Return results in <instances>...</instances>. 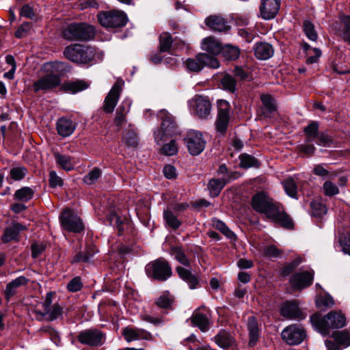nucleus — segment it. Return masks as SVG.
<instances>
[{
    "label": "nucleus",
    "mask_w": 350,
    "mask_h": 350,
    "mask_svg": "<svg viewBox=\"0 0 350 350\" xmlns=\"http://www.w3.org/2000/svg\"><path fill=\"white\" fill-rule=\"evenodd\" d=\"M252 208L265 217L273 223L280 226L293 229L294 223L286 213L284 206L275 202L264 192H258L253 196L251 201Z\"/></svg>",
    "instance_id": "f257e3e1"
},
{
    "label": "nucleus",
    "mask_w": 350,
    "mask_h": 350,
    "mask_svg": "<svg viewBox=\"0 0 350 350\" xmlns=\"http://www.w3.org/2000/svg\"><path fill=\"white\" fill-rule=\"evenodd\" d=\"M310 321L316 329L324 336L328 335L332 329L343 327L346 325V318L340 312L332 311L321 317L318 314H314Z\"/></svg>",
    "instance_id": "f03ea898"
},
{
    "label": "nucleus",
    "mask_w": 350,
    "mask_h": 350,
    "mask_svg": "<svg viewBox=\"0 0 350 350\" xmlns=\"http://www.w3.org/2000/svg\"><path fill=\"white\" fill-rule=\"evenodd\" d=\"M64 55L72 62L78 64H87L94 60L95 51L88 45L74 44L65 48Z\"/></svg>",
    "instance_id": "7ed1b4c3"
},
{
    "label": "nucleus",
    "mask_w": 350,
    "mask_h": 350,
    "mask_svg": "<svg viewBox=\"0 0 350 350\" xmlns=\"http://www.w3.org/2000/svg\"><path fill=\"white\" fill-rule=\"evenodd\" d=\"M94 36V28L85 23H70L62 32L63 38L68 41H88Z\"/></svg>",
    "instance_id": "20e7f679"
},
{
    "label": "nucleus",
    "mask_w": 350,
    "mask_h": 350,
    "mask_svg": "<svg viewBox=\"0 0 350 350\" xmlns=\"http://www.w3.org/2000/svg\"><path fill=\"white\" fill-rule=\"evenodd\" d=\"M145 271L149 278L159 281H165L172 274L170 263L163 258H159L147 264Z\"/></svg>",
    "instance_id": "39448f33"
},
{
    "label": "nucleus",
    "mask_w": 350,
    "mask_h": 350,
    "mask_svg": "<svg viewBox=\"0 0 350 350\" xmlns=\"http://www.w3.org/2000/svg\"><path fill=\"white\" fill-rule=\"evenodd\" d=\"M160 113L163 120L161 127L154 133L155 142L158 144L167 140L178 133L176 124L172 117L167 114L164 110L161 111Z\"/></svg>",
    "instance_id": "423d86ee"
},
{
    "label": "nucleus",
    "mask_w": 350,
    "mask_h": 350,
    "mask_svg": "<svg viewBox=\"0 0 350 350\" xmlns=\"http://www.w3.org/2000/svg\"><path fill=\"white\" fill-rule=\"evenodd\" d=\"M99 23L106 28L122 27L126 25L127 17L124 12L113 10L98 14Z\"/></svg>",
    "instance_id": "0eeeda50"
},
{
    "label": "nucleus",
    "mask_w": 350,
    "mask_h": 350,
    "mask_svg": "<svg viewBox=\"0 0 350 350\" xmlns=\"http://www.w3.org/2000/svg\"><path fill=\"white\" fill-rule=\"evenodd\" d=\"M189 107L194 116L206 119L210 116L212 105L206 96L196 95L188 101Z\"/></svg>",
    "instance_id": "6e6552de"
},
{
    "label": "nucleus",
    "mask_w": 350,
    "mask_h": 350,
    "mask_svg": "<svg viewBox=\"0 0 350 350\" xmlns=\"http://www.w3.org/2000/svg\"><path fill=\"white\" fill-rule=\"evenodd\" d=\"M218 111L215 120V129L220 136H224L230 121V105L226 100H219L217 103Z\"/></svg>",
    "instance_id": "1a4fd4ad"
},
{
    "label": "nucleus",
    "mask_w": 350,
    "mask_h": 350,
    "mask_svg": "<svg viewBox=\"0 0 350 350\" xmlns=\"http://www.w3.org/2000/svg\"><path fill=\"white\" fill-rule=\"evenodd\" d=\"M59 220L62 228L69 232L79 233L84 229L80 217L70 209L64 211L59 217Z\"/></svg>",
    "instance_id": "9d476101"
},
{
    "label": "nucleus",
    "mask_w": 350,
    "mask_h": 350,
    "mask_svg": "<svg viewBox=\"0 0 350 350\" xmlns=\"http://www.w3.org/2000/svg\"><path fill=\"white\" fill-rule=\"evenodd\" d=\"M185 142L189 153L192 155L200 154L204 150L206 144L202 133L196 130H190L187 132Z\"/></svg>",
    "instance_id": "9b49d317"
},
{
    "label": "nucleus",
    "mask_w": 350,
    "mask_h": 350,
    "mask_svg": "<svg viewBox=\"0 0 350 350\" xmlns=\"http://www.w3.org/2000/svg\"><path fill=\"white\" fill-rule=\"evenodd\" d=\"M306 336L304 329L296 325H291L282 332V339L291 345L300 344Z\"/></svg>",
    "instance_id": "f8f14e48"
},
{
    "label": "nucleus",
    "mask_w": 350,
    "mask_h": 350,
    "mask_svg": "<svg viewBox=\"0 0 350 350\" xmlns=\"http://www.w3.org/2000/svg\"><path fill=\"white\" fill-rule=\"evenodd\" d=\"M78 340L83 345L100 347L104 344L105 337L100 331L90 329L81 332L78 335Z\"/></svg>",
    "instance_id": "ddd939ff"
},
{
    "label": "nucleus",
    "mask_w": 350,
    "mask_h": 350,
    "mask_svg": "<svg viewBox=\"0 0 350 350\" xmlns=\"http://www.w3.org/2000/svg\"><path fill=\"white\" fill-rule=\"evenodd\" d=\"M210 319V310L203 306L198 308L193 312L191 321L193 325L198 327L200 331L205 332L209 329Z\"/></svg>",
    "instance_id": "4468645a"
},
{
    "label": "nucleus",
    "mask_w": 350,
    "mask_h": 350,
    "mask_svg": "<svg viewBox=\"0 0 350 350\" xmlns=\"http://www.w3.org/2000/svg\"><path fill=\"white\" fill-rule=\"evenodd\" d=\"M280 314L288 320L300 321L304 319L306 314L299 308L297 301L284 302L280 308Z\"/></svg>",
    "instance_id": "2eb2a0df"
},
{
    "label": "nucleus",
    "mask_w": 350,
    "mask_h": 350,
    "mask_svg": "<svg viewBox=\"0 0 350 350\" xmlns=\"http://www.w3.org/2000/svg\"><path fill=\"white\" fill-rule=\"evenodd\" d=\"M280 6L279 0H261L260 16L263 19L270 20L275 17Z\"/></svg>",
    "instance_id": "dca6fc26"
},
{
    "label": "nucleus",
    "mask_w": 350,
    "mask_h": 350,
    "mask_svg": "<svg viewBox=\"0 0 350 350\" xmlns=\"http://www.w3.org/2000/svg\"><path fill=\"white\" fill-rule=\"evenodd\" d=\"M313 273L303 271L295 273L290 279L292 286L295 289H302L309 286L313 281Z\"/></svg>",
    "instance_id": "f3484780"
},
{
    "label": "nucleus",
    "mask_w": 350,
    "mask_h": 350,
    "mask_svg": "<svg viewBox=\"0 0 350 350\" xmlns=\"http://www.w3.org/2000/svg\"><path fill=\"white\" fill-rule=\"evenodd\" d=\"M205 24L213 31L226 32L230 29L228 22L223 17L213 15L205 19Z\"/></svg>",
    "instance_id": "a211bd4d"
},
{
    "label": "nucleus",
    "mask_w": 350,
    "mask_h": 350,
    "mask_svg": "<svg viewBox=\"0 0 350 350\" xmlns=\"http://www.w3.org/2000/svg\"><path fill=\"white\" fill-rule=\"evenodd\" d=\"M122 335L128 342L139 340H150L152 337L151 334L144 329L129 327L123 329Z\"/></svg>",
    "instance_id": "6ab92c4d"
},
{
    "label": "nucleus",
    "mask_w": 350,
    "mask_h": 350,
    "mask_svg": "<svg viewBox=\"0 0 350 350\" xmlns=\"http://www.w3.org/2000/svg\"><path fill=\"white\" fill-rule=\"evenodd\" d=\"M29 282V279L25 276H19L9 282L3 291L5 299L9 302L11 297L17 293L18 288L22 286H25Z\"/></svg>",
    "instance_id": "aec40b11"
},
{
    "label": "nucleus",
    "mask_w": 350,
    "mask_h": 350,
    "mask_svg": "<svg viewBox=\"0 0 350 350\" xmlns=\"http://www.w3.org/2000/svg\"><path fill=\"white\" fill-rule=\"evenodd\" d=\"M254 55L258 59L267 60L274 54L271 44L265 42H258L254 46Z\"/></svg>",
    "instance_id": "412c9836"
},
{
    "label": "nucleus",
    "mask_w": 350,
    "mask_h": 350,
    "mask_svg": "<svg viewBox=\"0 0 350 350\" xmlns=\"http://www.w3.org/2000/svg\"><path fill=\"white\" fill-rule=\"evenodd\" d=\"M76 123L69 118L62 117L56 123L57 133L63 137L71 135L76 129Z\"/></svg>",
    "instance_id": "4be33fe9"
},
{
    "label": "nucleus",
    "mask_w": 350,
    "mask_h": 350,
    "mask_svg": "<svg viewBox=\"0 0 350 350\" xmlns=\"http://www.w3.org/2000/svg\"><path fill=\"white\" fill-rule=\"evenodd\" d=\"M262 104V114L265 117L270 118L277 111L278 105L276 100L269 94H262L260 96Z\"/></svg>",
    "instance_id": "5701e85b"
},
{
    "label": "nucleus",
    "mask_w": 350,
    "mask_h": 350,
    "mask_svg": "<svg viewBox=\"0 0 350 350\" xmlns=\"http://www.w3.org/2000/svg\"><path fill=\"white\" fill-rule=\"evenodd\" d=\"M26 226L17 222H13L12 225L5 228L4 234L1 237L3 243H6L17 239L19 233L26 230Z\"/></svg>",
    "instance_id": "b1692460"
},
{
    "label": "nucleus",
    "mask_w": 350,
    "mask_h": 350,
    "mask_svg": "<svg viewBox=\"0 0 350 350\" xmlns=\"http://www.w3.org/2000/svg\"><path fill=\"white\" fill-rule=\"evenodd\" d=\"M214 342L221 348L227 349L235 344L234 338L226 330L221 329L213 338Z\"/></svg>",
    "instance_id": "393cba45"
},
{
    "label": "nucleus",
    "mask_w": 350,
    "mask_h": 350,
    "mask_svg": "<svg viewBox=\"0 0 350 350\" xmlns=\"http://www.w3.org/2000/svg\"><path fill=\"white\" fill-rule=\"evenodd\" d=\"M121 89H111L105 97L103 105V111L106 113L113 111L119 100Z\"/></svg>",
    "instance_id": "a878e982"
},
{
    "label": "nucleus",
    "mask_w": 350,
    "mask_h": 350,
    "mask_svg": "<svg viewBox=\"0 0 350 350\" xmlns=\"http://www.w3.org/2000/svg\"><path fill=\"white\" fill-rule=\"evenodd\" d=\"M176 271L178 276L187 283L191 289L197 288L199 284L198 279L191 273V270L178 266L176 268Z\"/></svg>",
    "instance_id": "bb28decb"
},
{
    "label": "nucleus",
    "mask_w": 350,
    "mask_h": 350,
    "mask_svg": "<svg viewBox=\"0 0 350 350\" xmlns=\"http://www.w3.org/2000/svg\"><path fill=\"white\" fill-rule=\"evenodd\" d=\"M60 84V78L58 75L47 74L38 80L35 84V88H55Z\"/></svg>",
    "instance_id": "cd10ccee"
},
{
    "label": "nucleus",
    "mask_w": 350,
    "mask_h": 350,
    "mask_svg": "<svg viewBox=\"0 0 350 350\" xmlns=\"http://www.w3.org/2000/svg\"><path fill=\"white\" fill-rule=\"evenodd\" d=\"M247 329L249 332V346L254 347L256 345L259 338V327L255 317H250L247 321Z\"/></svg>",
    "instance_id": "c85d7f7f"
},
{
    "label": "nucleus",
    "mask_w": 350,
    "mask_h": 350,
    "mask_svg": "<svg viewBox=\"0 0 350 350\" xmlns=\"http://www.w3.org/2000/svg\"><path fill=\"white\" fill-rule=\"evenodd\" d=\"M202 49L211 55H216L221 53L222 46L216 39L213 37H208L202 42Z\"/></svg>",
    "instance_id": "c756f323"
},
{
    "label": "nucleus",
    "mask_w": 350,
    "mask_h": 350,
    "mask_svg": "<svg viewBox=\"0 0 350 350\" xmlns=\"http://www.w3.org/2000/svg\"><path fill=\"white\" fill-rule=\"evenodd\" d=\"M98 252L94 245L88 246L85 251H81L76 254L72 260V262H89L94 255Z\"/></svg>",
    "instance_id": "7c9ffc66"
},
{
    "label": "nucleus",
    "mask_w": 350,
    "mask_h": 350,
    "mask_svg": "<svg viewBox=\"0 0 350 350\" xmlns=\"http://www.w3.org/2000/svg\"><path fill=\"white\" fill-rule=\"evenodd\" d=\"M53 155L56 163L61 168L66 171H70L74 169L75 162L72 157L57 152H54Z\"/></svg>",
    "instance_id": "2f4dec72"
},
{
    "label": "nucleus",
    "mask_w": 350,
    "mask_h": 350,
    "mask_svg": "<svg viewBox=\"0 0 350 350\" xmlns=\"http://www.w3.org/2000/svg\"><path fill=\"white\" fill-rule=\"evenodd\" d=\"M226 184V179L221 178H213L210 180L208 184V189L211 196L215 198L219 196L222 189Z\"/></svg>",
    "instance_id": "473e14b6"
},
{
    "label": "nucleus",
    "mask_w": 350,
    "mask_h": 350,
    "mask_svg": "<svg viewBox=\"0 0 350 350\" xmlns=\"http://www.w3.org/2000/svg\"><path fill=\"white\" fill-rule=\"evenodd\" d=\"M221 53L225 59L233 61L239 58L241 51L239 48L236 46L226 44L222 46Z\"/></svg>",
    "instance_id": "72a5a7b5"
},
{
    "label": "nucleus",
    "mask_w": 350,
    "mask_h": 350,
    "mask_svg": "<svg viewBox=\"0 0 350 350\" xmlns=\"http://www.w3.org/2000/svg\"><path fill=\"white\" fill-rule=\"evenodd\" d=\"M319 125L317 122L312 121L304 129L306 135V142H310L317 138Z\"/></svg>",
    "instance_id": "f704fd0d"
},
{
    "label": "nucleus",
    "mask_w": 350,
    "mask_h": 350,
    "mask_svg": "<svg viewBox=\"0 0 350 350\" xmlns=\"http://www.w3.org/2000/svg\"><path fill=\"white\" fill-rule=\"evenodd\" d=\"M170 254L180 264L186 267L190 266V260L187 257L182 247L177 246L172 247L170 249Z\"/></svg>",
    "instance_id": "c9c22d12"
},
{
    "label": "nucleus",
    "mask_w": 350,
    "mask_h": 350,
    "mask_svg": "<svg viewBox=\"0 0 350 350\" xmlns=\"http://www.w3.org/2000/svg\"><path fill=\"white\" fill-rule=\"evenodd\" d=\"M199 57L202 68L205 66L211 68H218L219 67V62L215 57V55L211 54L208 55L207 53H200Z\"/></svg>",
    "instance_id": "e433bc0d"
},
{
    "label": "nucleus",
    "mask_w": 350,
    "mask_h": 350,
    "mask_svg": "<svg viewBox=\"0 0 350 350\" xmlns=\"http://www.w3.org/2000/svg\"><path fill=\"white\" fill-rule=\"evenodd\" d=\"M332 337L340 346L343 347L350 346V334L347 330L334 332Z\"/></svg>",
    "instance_id": "4c0bfd02"
},
{
    "label": "nucleus",
    "mask_w": 350,
    "mask_h": 350,
    "mask_svg": "<svg viewBox=\"0 0 350 350\" xmlns=\"http://www.w3.org/2000/svg\"><path fill=\"white\" fill-rule=\"evenodd\" d=\"M239 165L242 168L258 167L260 165L258 161L255 157L247 154H241L239 156Z\"/></svg>",
    "instance_id": "58836bf2"
},
{
    "label": "nucleus",
    "mask_w": 350,
    "mask_h": 350,
    "mask_svg": "<svg viewBox=\"0 0 350 350\" xmlns=\"http://www.w3.org/2000/svg\"><path fill=\"white\" fill-rule=\"evenodd\" d=\"M173 43L172 36L167 32L162 33L159 36V50L161 52H167Z\"/></svg>",
    "instance_id": "ea45409f"
},
{
    "label": "nucleus",
    "mask_w": 350,
    "mask_h": 350,
    "mask_svg": "<svg viewBox=\"0 0 350 350\" xmlns=\"http://www.w3.org/2000/svg\"><path fill=\"white\" fill-rule=\"evenodd\" d=\"M163 218L166 224L172 229H177L181 225V221L174 213L170 210L164 211Z\"/></svg>",
    "instance_id": "a19ab883"
},
{
    "label": "nucleus",
    "mask_w": 350,
    "mask_h": 350,
    "mask_svg": "<svg viewBox=\"0 0 350 350\" xmlns=\"http://www.w3.org/2000/svg\"><path fill=\"white\" fill-rule=\"evenodd\" d=\"M34 194L33 189L29 187H24L16 191L14 198L23 202H27L31 200Z\"/></svg>",
    "instance_id": "79ce46f5"
},
{
    "label": "nucleus",
    "mask_w": 350,
    "mask_h": 350,
    "mask_svg": "<svg viewBox=\"0 0 350 350\" xmlns=\"http://www.w3.org/2000/svg\"><path fill=\"white\" fill-rule=\"evenodd\" d=\"M283 186L288 196L295 199L297 198V185L293 178H288L284 180Z\"/></svg>",
    "instance_id": "37998d69"
},
{
    "label": "nucleus",
    "mask_w": 350,
    "mask_h": 350,
    "mask_svg": "<svg viewBox=\"0 0 350 350\" xmlns=\"http://www.w3.org/2000/svg\"><path fill=\"white\" fill-rule=\"evenodd\" d=\"M27 174V170L23 166L13 167L10 171V178L14 181L23 180Z\"/></svg>",
    "instance_id": "c03bdc74"
},
{
    "label": "nucleus",
    "mask_w": 350,
    "mask_h": 350,
    "mask_svg": "<svg viewBox=\"0 0 350 350\" xmlns=\"http://www.w3.org/2000/svg\"><path fill=\"white\" fill-rule=\"evenodd\" d=\"M185 65L188 70L191 72H200L202 70L200 59L199 54L196 56L195 58H189L185 62Z\"/></svg>",
    "instance_id": "a18cd8bd"
},
{
    "label": "nucleus",
    "mask_w": 350,
    "mask_h": 350,
    "mask_svg": "<svg viewBox=\"0 0 350 350\" xmlns=\"http://www.w3.org/2000/svg\"><path fill=\"white\" fill-rule=\"evenodd\" d=\"M312 214L313 216L320 217L327 213L326 206L319 201L311 202Z\"/></svg>",
    "instance_id": "49530a36"
},
{
    "label": "nucleus",
    "mask_w": 350,
    "mask_h": 350,
    "mask_svg": "<svg viewBox=\"0 0 350 350\" xmlns=\"http://www.w3.org/2000/svg\"><path fill=\"white\" fill-rule=\"evenodd\" d=\"M304 31L309 40L312 41H316L317 40L318 35L315 31L314 26L309 21H305L304 22Z\"/></svg>",
    "instance_id": "de8ad7c7"
},
{
    "label": "nucleus",
    "mask_w": 350,
    "mask_h": 350,
    "mask_svg": "<svg viewBox=\"0 0 350 350\" xmlns=\"http://www.w3.org/2000/svg\"><path fill=\"white\" fill-rule=\"evenodd\" d=\"M213 226L228 239H234L235 234L221 220L216 219L213 221Z\"/></svg>",
    "instance_id": "09e8293b"
},
{
    "label": "nucleus",
    "mask_w": 350,
    "mask_h": 350,
    "mask_svg": "<svg viewBox=\"0 0 350 350\" xmlns=\"http://www.w3.org/2000/svg\"><path fill=\"white\" fill-rule=\"evenodd\" d=\"M100 175V170L98 167H94L83 177V180L87 185H92L98 180Z\"/></svg>",
    "instance_id": "8fccbe9b"
},
{
    "label": "nucleus",
    "mask_w": 350,
    "mask_h": 350,
    "mask_svg": "<svg viewBox=\"0 0 350 350\" xmlns=\"http://www.w3.org/2000/svg\"><path fill=\"white\" fill-rule=\"evenodd\" d=\"M123 142L128 146L135 147L138 144V138L134 131H128L124 135Z\"/></svg>",
    "instance_id": "3c124183"
},
{
    "label": "nucleus",
    "mask_w": 350,
    "mask_h": 350,
    "mask_svg": "<svg viewBox=\"0 0 350 350\" xmlns=\"http://www.w3.org/2000/svg\"><path fill=\"white\" fill-rule=\"evenodd\" d=\"M161 152L167 156H173L178 152V146L174 139H171L167 144H164L161 149Z\"/></svg>",
    "instance_id": "603ef678"
},
{
    "label": "nucleus",
    "mask_w": 350,
    "mask_h": 350,
    "mask_svg": "<svg viewBox=\"0 0 350 350\" xmlns=\"http://www.w3.org/2000/svg\"><path fill=\"white\" fill-rule=\"evenodd\" d=\"M173 301L172 297L170 295L169 293H164L157 300L156 304L161 308H169Z\"/></svg>",
    "instance_id": "864d4df0"
},
{
    "label": "nucleus",
    "mask_w": 350,
    "mask_h": 350,
    "mask_svg": "<svg viewBox=\"0 0 350 350\" xmlns=\"http://www.w3.org/2000/svg\"><path fill=\"white\" fill-rule=\"evenodd\" d=\"M323 190L325 196H333L339 193V189L332 181L326 180L323 185Z\"/></svg>",
    "instance_id": "5fc2aeb1"
},
{
    "label": "nucleus",
    "mask_w": 350,
    "mask_h": 350,
    "mask_svg": "<svg viewBox=\"0 0 350 350\" xmlns=\"http://www.w3.org/2000/svg\"><path fill=\"white\" fill-rule=\"evenodd\" d=\"M62 314V307L58 304H55L53 306L51 310L50 308L49 309V313H46L45 317H46V319L53 321L57 319Z\"/></svg>",
    "instance_id": "6e6d98bb"
},
{
    "label": "nucleus",
    "mask_w": 350,
    "mask_h": 350,
    "mask_svg": "<svg viewBox=\"0 0 350 350\" xmlns=\"http://www.w3.org/2000/svg\"><path fill=\"white\" fill-rule=\"evenodd\" d=\"M83 287V283L80 277L77 276L72 278L67 284V289L70 292H77Z\"/></svg>",
    "instance_id": "4d7b16f0"
},
{
    "label": "nucleus",
    "mask_w": 350,
    "mask_h": 350,
    "mask_svg": "<svg viewBox=\"0 0 350 350\" xmlns=\"http://www.w3.org/2000/svg\"><path fill=\"white\" fill-rule=\"evenodd\" d=\"M53 296V293L49 292L46 295V297L44 301L42 303L43 312L36 311V313L41 315L42 317H45L46 313H49V309L50 308V306L52 304V298Z\"/></svg>",
    "instance_id": "13d9d810"
},
{
    "label": "nucleus",
    "mask_w": 350,
    "mask_h": 350,
    "mask_svg": "<svg viewBox=\"0 0 350 350\" xmlns=\"http://www.w3.org/2000/svg\"><path fill=\"white\" fill-rule=\"evenodd\" d=\"M317 144L323 146H330L333 144L332 138L325 133H319Z\"/></svg>",
    "instance_id": "bf43d9fd"
},
{
    "label": "nucleus",
    "mask_w": 350,
    "mask_h": 350,
    "mask_svg": "<svg viewBox=\"0 0 350 350\" xmlns=\"http://www.w3.org/2000/svg\"><path fill=\"white\" fill-rule=\"evenodd\" d=\"M234 75L240 81H249L251 79L248 71L241 67H236L234 70Z\"/></svg>",
    "instance_id": "052dcab7"
},
{
    "label": "nucleus",
    "mask_w": 350,
    "mask_h": 350,
    "mask_svg": "<svg viewBox=\"0 0 350 350\" xmlns=\"http://www.w3.org/2000/svg\"><path fill=\"white\" fill-rule=\"evenodd\" d=\"M223 88H235L237 85L236 79L231 75L226 74L221 79Z\"/></svg>",
    "instance_id": "680f3d73"
},
{
    "label": "nucleus",
    "mask_w": 350,
    "mask_h": 350,
    "mask_svg": "<svg viewBox=\"0 0 350 350\" xmlns=\"http://www.w3.org/2000/svg\"><path fill=\"white\" fill-rule=\"evenodd\" d=\"M109 223L111 225L116 226L120 232L123 230L122 225L123 221L116 213H111L109 217Z\"/></svg>",
    "instance_id": "e2e57ef3"
},
{
    "label": "nucleus",
    "mask_w": 350,
    "mask_h": 350,
    "mask_svg": "<svg viewBox=\"0 0 350 350\" xmlns=\"http://www.w3.org/2000/svg\"><path fill=\"white\" fill-rule=\"evenodd\" d=\"M49 184L51 187H56L62 185L63 180L55 171H51L49 173Z\"/></svg>",
    "instance_id": "0e129e2a"
},
{
    "label": "nucleus",
    "mask_w": 350,
    "mask_h": 350,
    "mask_svg": "<svg viewBox=\"0 0 350 350\" xmlns=\"http://www.w3.org/2000/svg\"><path fill=\"white\" fill-rule=\"evenodd\" d=\"M125 122V111L124 109L122 107H119L116 111V116L115 118V124L116 126L120 127Z\"/></svg>",
    "instance_id": "69168bd1"
},
{
    "label": "nucleus",
    "mask_w": 350,
    "mask_h": 350,
    "mask_svg": "<svg viewBox=\"0 0 350 350\" xmlns=\"http://www.w3.org/2000/svg\"><path fill=\"white\" fill-rule=\"evenodd\" d=\"M340 243L343 252L350 256V234L340 238Z\"/></svg>",
    "instance_id": "338daca9"
},
{
    "label": "nucleus",
    "mask_w": 350,
    "mask_h": 350,
    "mask_svg": "<svg viewBox=\"0 0 350 350\" xmlns=\"http://www.w3.org/2000/svg\"><path fill=\"white\" fill-rule=\"evenodd\" d=\"M319 306L332 307L334 304L333 298L328 295L319 297L317 301Z\"/></svg>",
    "instance_id": "774afa93"
}]
</instances>
